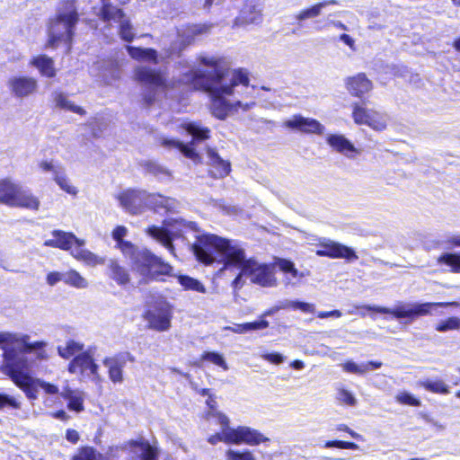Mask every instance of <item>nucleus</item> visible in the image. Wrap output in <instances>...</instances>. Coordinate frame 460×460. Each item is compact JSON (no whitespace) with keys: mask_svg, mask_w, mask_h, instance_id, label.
Masks as SVG:
<instances>
[{"mask_svg":"<svg viewBox=\"0 0 460 460\" xmlns=\"http://www.w3.org/2000/svg\"><path fill=\"white\" fill-rule=\"evenodd\" d=\"M261 21V12L255 4H245L237 17L235 18L236 25H248L258 23Z\"/></svg>","mask_w":460,"mask_h":460,"instance_id":"bb28decb","label":"nucleus"},{"mask_svg":"<svg viewBox=\"0 0 460 460\" xmlns=\"http://www.w3.org/2000/svg\"><path fill=\"white\" fill-rule=\"evenodd\" d=\"M53 238L46 240L44 246L58 248L63 251H68L72 248L73 244L78 246L83 245L84 242L78 239L73 233L65 232L62 230H53L51 233Z\"/></svg>","mask_w":460,"mask_h":460,"instance_id":"412c9836","label":"nucleus"},{"mask_svg":"<svg viewBox=\"0 0 460 460\" xmlns=\"http://www.w3.org/2000/svg\"><path fill=\"white\" fill-rule=\"evenodd\" d=\"M102 455L97 452L95 448L90 446L80 447L75 454L71 457V460H98Z\"/></svg>","mask_w":460,"mask_h":460,"instance_id":"c03bdc74","label":"nucleus"},{"mask_svg":"<svg viewBox=\"0 0 460 460\" xmlns=\"http://www.w3.org/2000/svg\"><path fill=\"white\" fill-rule=\"evenodd\" d=\"M31 65L35 66L43 76L52 78L57 74L54 60L46 55L42 54L32 58Z\"/></svg>","mask_w":460,"mask_h":460,"instance_id":"7c9ffc66","label":"nucleus"},{"mask_svg":"<svg viewBox=\"0 0 460 460\" xmlns=\"http://www.w3.org/2000/svg\"><path fill=\"white\" fill-rule=\"evenodd\" d=\"M130 0H101V8L97 16L103 22H111L125 17L122 6L128 4Z\"/></svg>","mask_w":460,"mask_h":460,"instance_id":"6ab92c4d","label":"nucleus"},{"mask_svg":"<svg viewBox=\"0 0 460 460\" xmlns=\"http://www.w3.org/2000/svg\"><path fill=\"white\" fill-rule=\"evenodd\" d=\"M0 204L9 208L38 211L40 200L30 190L23 189L20 183L4 177L0 178Z\"/></svg>","mask_w":460,"mask_h":460,"instance_id":"20e7f679","label":"nucleus"},{"mask_svg":"<svg viewBox=\"0 0 460 460\" xmlns=\"http://www.w3.org/2000/svg\"><path fill=\"white\" fill-rule=\"evenodd\" d=\"M63 281L66 285L76 288H84L87 287V281L75 270H70L66 272Z\"/></svg>","mask_w":460,"mask_h":460,"instance_id":"a18cd8bd","label":"nucleus"},{"mask_svg":"<svg viewBox=\"0 0 460 460\" xmlns=\"http://www.w3.org/2000/svg\"><path fill=\"white\" fill-rule=\"evenodd\" d=\"M351 111V117L356 125H365L375 131H383L387 128L386 115L376 110L367 109L360 102H353Z\"/></svg>","mask_w":460,"mask_h":460,"instance_id":"0eeeda50","label":"nucleus"},{"mask_svg":"<svg viewBox=\"0 0 460 460\" xmlns=\"http://www.w3.org/2000/svg\"><path fill=\"white\" fill-rule=\"evenodd\" d=\"M455 244L460 247V238L455 241ZM439 265H446L453 273H460V252H445L437 259Z\"/></svg>","mask_w":460,"mask_h":460,"instance_id":"473e14b6","label":"nucleus"},{"mask_svg":"<svg viewBox=\"0 0 460 460\" xmlns=\"http://www.w3.org/2000/svg\"><path fill=\"white\" fill-rule=\"evenodd\" d=\"M126 49L129 57L134 60L148 61L154 65H157L159 63L158 54L155 49H142L140 47L128 45Z\"/></svg>","mask_w":460,"mask_h":460,"instance_id":"c85d7f7f","label":"nucleus"},{"mask_svg":"<svg viewBox=\"0 0 460 460\" xmlns=\"http://www.w3.org/2000/svg\"><path fill=\"white\" fill-rule=\"evenodd\" d=\"M223 242V250H219L223 257V269H243V272L250 271V266L253 264V258L246 259L244 250L238 246L232 244V241L221 237Z\"/></svg>","mask_w":460,"mask_h":460,"instance_id":"6e6552de","label":"nucleus"},{"mask_svg":"<svg viewBox=\"0 0 460 460\" xmlns=\"http://www.w3.org/2000/svg\"><path fill=\"white\" fill-rule=\"evenodd\" d=\"M84 396L82 393H78L76 395H74L67 401L66 407L70 411H74L75 412H81L84 410Z\"/></svg>","mask_w":460,"mask_h":460,"instance_id":"4d7b16f0","label":"nucleus"},{"mask_svg":"<svg viewBox=\"0 0 460 460\" xmlns=\"http://www.w3.org/2000/svg\"><path fill=\"white\" fill-rule=\"evenodd\" d=\"M460 329V318L456 316H450L444 320L439 321L435 325V330L439 332H447L449 331H456Z\"/></svg>","mask_w":460,"mask_h":460,"instance_id":"de8ad7c7","label":"nucleus"},{"mask_svg":"<svg viewBox=\"0 0 460 460\" xmlns=\"http://www.w3.org/2000/svg\"><path fill=\"white\" fill-rule=\"evenodd\" d=\"M211 28V25L207 23H189L182 28V32L180 35L181 43L183 46L193 44L196 39L203 34H207Z\"/></svg>","mask_w":460,"mask_h":460,"instance_id":"b1692460","label":"nucleus"},{"mask_svg":"<svg viewBox=\"0 0 460 460\" xmlns=\"http://www.w3.org/2000/svg\"><path fill=\"white\" fill-rule=\"evenodd\" d=\"M248 275H252V281L262 287L272 286L275 282L271 267L268 264L259 265L253 259V264L250 266Z\"/></svg>","mask_w":460,"mask_h":460,"instance_id":"4be33fe9","label":"nucleus"},{"mask_svg":"<svg viewBox=\"0 0 460 460\" xmlns=\"http://www.w3.org/2000/svg\"><path fill=\"white\" fill-rule=\"evenodd\" d=\"M54 180L58 184V186L66 193L72 195H75L77 193L76 188L69 183V181L66 176L57 175L55 176Z\"/></svg>","mask_w":460,"mask_h":460,"instance_id":"13d9d810","label":"nucleus"},{"mask_svg":"<svg viewBox=\"0 0 460 460\" xmlns=\"http://www.w3.org/2000/svg\"><path fill=\"white\" fill-rule=\"evenodd\" d=\"M227 460H255L254 456L249 450L235 451L229 449L226 453Z\"/></svg>","mask_w":460,"mask_h":460,"instance_id":"6e6d98bb","label":"nucleus"},{"mask_svg":"<svg viewBox=\"0 0 460 460\" xmlns=\"http://www.w3.org/2000/svg\"><path fill=\"white\" fill-rule=\"evenodd\" d=\"M323 447H325V448L337 447L340 449L357 450L358 448V446L355 442L334 439V440L325 441L323 444Z\"/></svg>","mask_w":460,"mask_h":460,"instance_id":"5fc2aeb1","label":"nucleus"},{"mask_svg":"<svg viewBox=\"0 0 460 460\" xmlns=\"http://www.w3.org/2000/svg\"><path fill=\"white\" fill-rule=\"evenodd\" d=\"M358 308H362L368 312H374V313H378V314H391L397 319L406 318V317L412 319L411 308L405 309V307L403 305H400L394 309H390L388 307L380 306V305H365L358 306Z\"/></svg>","mask_w":460,"mask_h":460,"instance_id":"c756f323","label":"nucleus"},{"mask_svg":"<svg viewBox=\"0 0 460 460\" xmlns=\"http://www.w3.org/2000/svg\"><path fill=\"white\" fill-rule=\"evenodd\" d=\"M8 87L14 96L23 98L35 93L39 85L36 78L19 75L13 76L8 80Z\"/></svg>","mask_w":460,"mask_h":460,"instance_id":"a211bd4d","label":"nucleus"},{"mask_svg":"<svg viewBox=\"0 0 460 460\" xmlns=\"http://www.w3.org/2000/svg\"><path fill=\"white\" fill-rule=\"evenodd\" d=\"M98 368L99 367L89 350L77 354L67 365V371L70 374H80L93 377H98Z\"/></svg>","mask_w":460,"mask_h":460,"instance_id":"4468645a","label":"nucleus"},{"mask_svg":"<svg viewBox=\"0 0 460 460\" xmlns=\"http://www.w3.org/2000/svg\"><path fill=\"white\" fill-rule=\"evenodd\" d=\"M127 362H135V357L128 351L103 359V365L108 367L109 378L114 384L123 381V367Z\"/></svg>","mask_w":460,"mask_h":460,"instance_id":"dca6fc26","label":"nucleus"},{"mask_svg":"<svg viewBox=\"0 0 460 460\" xmlns=\"http://www.w3.org/2000/svg\"><path fill=\"white\" fill-rule=\"evenodd\" d=\"M315 254L331 259H345L349 261L358 259V254L351 247L329 239H324L317 243Z\"/></svg>","mask_w":460,"mask_h":460,"instance_id":"9d476101","label":"nucleus"},{"mask_svg":"<svg viewBox=\"0 0 460 460\" xmlns=\"http://www.w3.org/2000/svg\"><path fill=\"white\" fill-rule=\"evenodd\" d=\"M221 236L214 234H203L197 236L191 250L199 263L208 266L215 261L214 252H218L219 250H223Z\"/></svg>","mask_w":460,"mask_h":460,"instance_id":"423d86ee","label":"nucleus"},{"mask_svg":"<svg viewBox=\"0 0 460 460\" xmlns=\"http://www.w3.org/2000/svg\"><path fill=\"white\" fill-rule=\"evenodd\" d=\"M177 280L184 290L196 291L201 294L207 292L206 287L199 279L190 276L180 274L177 276Z\"/></svg>","mask_w":460,"mask_h":460,"instance_id":"ea45409f","label":"nucleus"},{"mask_svg":"<svg viewBox=\"0 0 460 460\" xmlns=\"http://www.w3.org/2000/svg\"><path fill=\"white\" fill-rule=\"evenodd\" d=\"M342 369L348 373L363 375L367 371V367L359 366L352 360H348L342 364Z\"/></svg>","mask_w":460,"mask_h":460,"instance_id":"bf43d9fd","label":"nucleus"},{"mask_svg":"<svg viewBox=\"0 0 460 460\" xmlns=\"http://www.w3.org/2000/svg\"><path fill=\"white\" fill-rule=\"evenodd\" d=\"M114 22H119V33L120 38L127 42H131L134 40L135 35L130 21L127 18V16L125 15V17L118 19Z\"/></svg>","mask_w":460,"mask_h":460,"instance_id":"49530a36","label":"nucleus"},{"mask_svg":"<svg viewBox=\"0 0 460 460\" xmlns=\"http://www.w3.org/2000/svg\"><path fill=\"white\" fill-rule=\"evenodd\" d=\"M155 88H150L146 92H145L142 95V102L146 107L149 108L151 105H153L156 100V93Z\"/></svg>","mask_w":460,"mask_h":460,"instance_id":"680f3d73","label":"nucleus"},{"mask_svg":"<svg viewBox=\"0 0 460 460\" xmlns=\"http://www.w3.org/2000/svg\"><path fill=\"white\" fill-rule=\"evenodd\" d=\"M84 344L74 340H68L64 346H58V353L64 359L74 358L84 351Z\"/></svg>","mask_w":460,"mask_h":460,"instance_id":"c9c22d12","label":"nucleus"},{"mask_svg":"<svg viewBox=\"0 0 460 460\" xmlns=\"http://www.w3.org/2000/svg\"><path fill=\"white\" fill-rule=\"evenodd\" d=\"M17 343V334L12 332H0V349L3 350L4 363L0 367L1 372L9 367H17V364L25 358L20 356L15 349Z\"/></svg>","mask_w":460,"mask_h":460,"instance_id":"f8f14e48","label":"nucleus"},{"mask_svg":"<svg viewBox=\"0 0 460 460\" xmlns=\"http://www.w3.org/2000/svg\"><path fill=\"white\" fill-rule=\"evenodd\" d=\"M142 167L144 168L145 172L148 174H151L155 177H171L172 172L160 164H158L155 161H145L142 164Z\"/></svg>","mask_w":460,"mask_h":460,"instance_id":"37998d69","label":"nucleus"},{"mask_svg":"<svg viewBox=\"0 0 460 460\" xmlns=\"http://www.w3.org/2000/svg\"><path fill=\"white\" fill-rule=\"evenodd\" d=\"M262 358L275 365L281 364L284 360L283 356L278 352L265 353Z\"/></svg>","mask_w":460,"mask_h":460,"instance_id":"338daca9","label":"nucleus"},{"mask_svg":"<svg viewBox=\"0 0 460 460\" xmlns=\"http://www.w3.org/2000/svg\"><path fill=\"white\" fill-rule=\"evenodd\" d=\"M201 361H208L215 366L221 367L224 370L228 369V366L222 354L217 351H205L200 356Z\"/></svg>","mask_w":460,"mask_h":460,"instance_id":"09e8293b","label":"nucleus"},{"mask_svg":"<svg viewBox=\"0 0 460 460\" xmlns=\"http://www.w3.org/2000/svg\"><path fill=\"white\" fill-rule=\"evenodd\" d=\"M146 231L151 237L159 241L165 247L172 246V234L166 228L152 225L149 226Z\"/></svg>","mask_w":460,"mask_h":460,"instance_id":"f704fd0d","label":"nucleus"},{"mask_svg":"<svg viewBox=\"0 0 460 460\" xmlns=\"http://www.w3.org/2000/svg\"><path fill=\"white\" fill-rule=\"evenodd\" d=\"M287 128L297 129L304 133L321 135L323 131V125L312 118H305L299 114L294 115L290 119L284 122Z\"/></svg>","mask_w":460,"mask_h":460,"instance_id":"aec40b11","label":"nucleus"},{"mask_svg":"<svg viewBox=\"0 0 460 460\" xmlns=\"http://www.w3.org/2000/svg\"><path fill=\"white\" fill-rule=\"evenodd\" d=\"M143 318L147 321V328L164 332L170 329L172 318V308L169 305L155 307V311L146 310L143 314Z\"/></svg>","mask_w":460,"mask_h":460,"instance_id":"ddd939ff","label":"nucleus"},{"mask_svg":"<svg viewBox=\"0 0 460 460\" xmlns=\"http://www.w3.org/2000/svg\"><path fill=\"white\" fill-rule=\"evenodd\" d=\"M288 306L293 310H300L305 314H312L315 310L314 305L302 301H291Z\"/></svg>","mask_w":460,"mask_h":460,"instance_id":"052dcab7","label":"nucleus"},{"mask_svg":"<svg viewBox=\"0 0 460 460\" xmlns=\"http://www.w3.org/2000/svg\"><path fill=\"white\" fill-rule=\"evenodd\" d=\"M75 258L92 266L104 263V259L98 257L89 251H80L78 253L75 254Z\"/></svg>","mask_w":460,"mask_h":460,"instance_id":"8fccbe9b","label":"nucleus"},{"mask_svg":"<svg viewBox=\"0 0 460 460\" xmlns=\"http://www.w3.org/2000/svg\"><path fill=\"white\" fill-rule=\"evenodd\" d=\"M208 157V164L212 168V175L214 178H225L231 172V164L227 160H224L218 153L208 148L207 151Z\"/></svg>","mask_w":460,"mask_h":460,"instance_id":"5701e85b","label":"nucleus"},{"mask_svg":"<svg viewBox=\"0 0 460 460\" xmlns=\"http://www.w3.org/2000/svg\"><path fill=\"white\" fill-rule=\"evenodd\" d=\"M395 400L398 403L402 405H410L414 407H419L421 404L420 399L414 397L411 394L407 392L399 393L395 396Z\"/></svg>","mask_w":460,"mask_h":460,"instance_id":"603ef678","label":"nucleus"},{"mask_svg":"<svg viewBox=\"0 0 460 460\" xmlns=\"http://www.w3.org/2000/svg\"><path fill=\"white\" fill-rule=\"evenodd\" d=\"M199 64L211 67L213 71L196 70L190 73V84L194 90L203 91L210 95V111L217 119L224 120L228 113L241 106V102H230L227 98L234 94V89L238 84L248 87L250 79L248 73L238 68L233 71L229 83L226 78L230 68L226 66L224 58L199 57Z\"/></svg>","mask_w":460,"mask_h":460,"instance_id":"f257e3e1","label":"nucleus"},{"mask_svg":"<svg viewBox=\"0 0 460 460\" xmlns=\"http://www.w3.org/2000/svg\"><path fill=\"white\" fill-rule=\"evenodd\" d=\"M54 101L57 104V106L60 109L66 110L72 112H75L76 114H79L81 116H84L86 114V111L84 108L75 105L73 102L67 100L65 93L61 92H57L53 95Z\"/></svg>","mask_w":460,"mask_h":460,"instance_id":"58836bf2","label":"nucleus"},{"mask_svg":"<svg viewBox=\"0 0 460 460\" xmlns=\"http://www.w3.org/2000/svg\"><path fill=\"white\" fill-rule=\"evenodd\" d=\"M29 339L30 337L27 334L22 336H19L17 334V343L15 344V349L18 351V353H31L34 349H40L37 358L39 359L47 358L48 355L46 351L43 349V348L46 346V343L42 341L29 342Z\"/></svg>","mask_w":460,"mask_h":460,"instance_id":"393cba45","label":"nucleus"},{"mask_svg":"<svg viewBox=\"0 0 460 460\" xmlns=\"http://www.w3.org/2000/svg\"><path fill=\"white\" fill-rule=\"evenodd\" d=\"M79 20L76 10L61 13L51 18L48 24V40L44 49H56L60 45L66 48V52L72 49L75 27Z\"/></svg>","mask_w":460,"mask_h":460,"instance_id":"7ed1b4c3","label":"nucleus"},{"mask_svg":"<svg viewBox=\"0 0 460 460\" xmlns=\"http://www.w3.org/2000/svg\"><path fill=\"white\" fill-rule=\"evenodd\" d=\"M269 438L264 437L256 429H252L249 427L243 426V444L250 446H257L262 442L268 441Z\"/></svg>","mask_w":460,"mask_h":460,"instance_id":"79ce46f5","label":"nucleus"},{"mask_svg":"<svg viewBox=\"0 0 460 460\" xmlns=\"http://www.w3.org/2000/svg\"><path fill=\"white\" fill-rule=\"evenodd\" d=\"M110 277L118 285L126 286L130 282V276L128 270L121 266L118 261H111L110 265Z\"/></svg>","mask_w":460,"mask_h":460,"instance_id":"72a5a7b5","label":"nucleus"},{"mask_svg":"<svg viewBox=\"0 0 460 460\" xmlns=\"http://www.w3.org/2000/svg\"><path fill=\"white\" fill-rule=\"evenodd\" d=\"M344 84L348 93L359 99H363L374 87L372 81L363 72L346 77Z\"/></svg>","mask_w":460,"mask_h":460,"instance_id":"f3484780","label":"nucleus"},{"mask_svg":"<svg viewBox=\"0 0 460 460\" xmlns=\"http://www.w3.org/2000/svg\"><path fill=\"white\" fill-rule=\"evenodd\" d=\"M269 325H270L269 322L265 319H261L260 321L245 323L246 332L266 329L269 327Z\"/></svg>","mask_w":460,"mask_h":460,"instance_id":"0e129e2a","label":"nucleus"},{"mask_svg":"<svg viewBox=\"0 0 460 460\" xmlns=\"http://www.w3.org/2000/svg\"><path fill=\"white\" fill-rule=\"evenodd\" d=\"M168 206V199L158 193H145V209L150 208L158 211L166 208Z\"/></svg>","mask_w":460,"mask_h":460,"instance_id":"4c0bfd02","label":"nucleus"},{"mask_svg":"<svg viewBox=\"0 0 460 460\" xmlns=\"http://www.w3.org/2000/svg\"><path fill=\"white\" fill-rule=\"evenodd\" d=\"M144 190L127 189L119 193L117 199L119 204L132 215H138L145 211Z\"/></svg>","mask_w":460,"mask_h":460,"instance_id":"2eb2a0df","label":"nucleus"},{"mask_svg":"<svg viewBox=\"0 0 460 460\" xmlns=\"http://www.w3.org/2000/svg\"><path fill=\"white\" fill-rule=\"evenodd\" d=\"M243 426H238L235 429H226V444L241 445L243 444Z\"/></svg>","mask_w":460,"mask_h":460,"instance_id":"3c124183","label":"nucleus"},{"mask_svg":"<svg viewBox=\"0 0 460 460\" xmlns=\"http://www.w3.org/2000/svg\"><path fill=\"white\" fill-rule=\"evenodd\" d=\"M179 150L186 158L191 159L193 161L199 159V155L196 152V150L182 142L179 146Z\"/></svg>","mask_w":460,"mask_h":460,"instance_id":"e2e57ef3","label":"nucleus"},{"mask_svg":"<svg viewBox=\"0 0 460 460\" xmlns=\"http://www.w3.org/2000/svg\"><path fill=\"white\" fill-rule=\"evenodd\" d=\"M39 385L47 394H57L59 392L58 385L40 379Z\"/></svg>","mask_w":460,"mask_h":460,"instance_id":"69168bd1","label":"nucleus"},{"mask_svg":"<svg viewBox=\"0 0 460 460\" xmlns=\"http://www.w3.org/2000/svg\"><path fill=\"white\" fill-rule=\"evenodd\" d=\"M208 442L211 445H216L218 442H224L226 444V430L212 434L208 438Z\"/></svg>","mask_w":460,"mask_h":460,"instance_id":"774afa93","label":"nucleus"},{"mask_svg":"<svg viewBox=\"0 0 460 460\" xmlns=\"http://www.w3.org/2000/svg\"><path fill=\"white\" fill-rule=\"evenodd\" d=\"M338 4V1L336 0H324L319 3H316L315 4L305 8L301 10L296 15V20L298 22L299 24L305 20L307 19H313L321 14L322 9L328 6V5H336Z\"/></svg>","mask_w":460,"mask_h":460,"instance_id":"2f4dec72","label":"nucleus"},{"mask_svg":"<svg viewBox=\"0 0 460 460\" xmlns=\"http://www.w3.org/2000/svg\"><path fill=\"white\" fill-rule=\"evenodd\" d=\"M460 304L456 301L451 302H425L415 304L411 308L412 319L432 314L433 311L439 307H458Z\"/></svg>","mask_w":460,"mask_h":460,"instance_id":"a878e982","label":"nucleus"},{"mask_svg":"<svg viewBox=\"0 0 460 460\" xmlns=\"http://www.w3.org/2000/svg\"><path fill=\"white\" fill-rule=\"evenodd\" d=\"M418 385L425 390L438 394H449V387L445 384L444 381L438 380H423L420 381Z\"/></svg>","mask_w":460,"mask_h":460,"instance_id":"a19ab883","label":"nucleus"},{"mask_svg":"<svg viewBox=\"0 0 460 460\" xmlns=\"http://www.w3.org/2000/svg\"><path fill=\"white\" fill-rule=\"evenodd\" d=\"M182 128L192 136L194 141H203L210 138V129L207 127H200L198 123H184Z\"/></svg>","mask_w":460,"mask_h":460,"instance_id":"e433bc0d","label":"nucleus"},{"mask_svg":"<svg viewBox=\"0 0 460 460\" xmlns=\"http://www.w3.org/2000/svg\"><path fill=\"white\" fill-rule=\"evenodd\" d=\"M328 145L336 152L349 155L358 153L354 145L343 135L332 134L326 138Z\"/></svg>","mask_w":460,"mask_h":460,"instance_id":"cd10ccee","label":"nucleus"},{"mask_svg":"<svg viewBox=\"0 0 460 460\" xmlns=\"http://www.w3.org/2000/svg\"><path fill=\"white\" fill-rule=\"evenodd\" d=\"M134 79L150 88L167 90L168 84L165 73L161 69L152 68L147 66H138L134 70Z\"/></svg>","mask_w":460,"mask_h":460,"instance_id":"9b49d317","label":"nucleus"},{"mask_svg":"<svg viewBox=\"0 0 460 460\" xmlns=\"http://www.w3.org/2000/svg\"><path fill=\"white\" fill-rule=\"evenodd\" d=\"M120 449L124 452L131 454V458L140 460H158L159 449L155 444H151L143 437L128 439L125 441Z\"/></svg>","mask_w":460,"mask_h":460,"instance_id":"1a4fd4ad","label":"nucleus"},{"mask_svg":"<svg viewBox=\"0 0 460 460\" xmlns=\"http://www.w3.org/2000/svg\"><path fill=\"white\" fill-rule=\"evenodd\" d=\"M132 268L141 276L139 284L164 281L165 277L173 275L172 266L147 249L137 250L134 252Z\"/></svg>","mask_w":460,"mask_h":460,"instance_id":"f03ea898","label":"nucleus"},{"mask_svg":"<svg viewBox=\"0 0 460 460\" xmlns=\"http://www.w3.org/2000/svg\"><path fill=\"white\" fill-rule=\"evenodd\" d=\"M4 408L20 410L22 408V403L13 396L0 393V410Z\"/></svg>","mask_w":460,"mask_h":460,"instance_id":"864d4df0","label":"nucleus"},{"mask_svg":"<svg viewBox=\"0 0 460 460\" xmlns=\"http://www.w3.org/2000/svg\"><path fill=\"white\" fill-rule=\"evenodd\" d=\"M28 367L27 359L17 364V367H9L7 370L2 372L3 374L9 376L13 383L21 389L25 396L34 401L38 398V388L40 387V379H35L31 376L28 373L24 372Z\"/></svg>","mask_w":460,"mask_h":460,"instance_id":"39448f33","label":"nucleus"}]
</instances>
